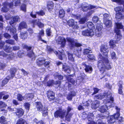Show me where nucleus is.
I'll return each mask as SVG.
<instances>
[{"mask_svg":"<svg viewBox=\"0 0 124 124\" xmlns=\"http://www.w3.org/2000/svg\"><path fill=\"white\" fill-rule=\"evenodd\" d=\"M66 39L68 43V45L69 47L71 49L74 48L75 46V49L76 50L77 53L75 51L74 52V54L76 55L78 57H79L81 54V48L80 46L82 45L78 43H76L75 41L73 39L67 37Z\"/></svg>","mask_w":124,"mask_h":124,"instance_id":"1","label":"nucleus"},{"mask_svg":"<svg viewBox=\"0 0 124 124\" xmlns=\"http://www.w3.org/2000/svg\"><path fill=\"white\" fill-rule=\"evenodd\" d=\"M102 60L99 61L98 64V67L100 71H104L105 69H110L111 68L112 64L109 62L108 57H104L101 56Z\"/></svg>","mask_w":124,"mask_h":124,"instance_id":"2","label":"nucleus"},{"mask_svg":"<svg viewBox=\"0 0 124 124\" xmlns=\"http://www.w3.org/2000/svg\"><path fill=\"white\" fill-rule=\"evenodd\" d=\"M13 0V2L10 3L6 2L3 3V7L2 8V11L4 12H7L9 8H12L13 6H18L20 5V0Z\"/></svg>","mask_w":124,"mask_h":124,"instance_id":"3","label":"nucleus"},{"mask_svg":"<svg viewBox=\"0 0 124 124\" xmlns=\"http://www.w3.org/2000/svg\"><path fill=\"white\" fill-rule=\"evenodd\" d=\"M36 107L38 111H41L43 113V115L44 116L46 115L47 114V109L46 108H43L41 103L40 102L37 103Z\"/></svg>","mask_w":124,"mask_h":124,"instance_id":"4","label":"nucleus"},{"mask_svg":"<svg viewBox=\"0 0 124 124\" xmlns=\"http://www.w3.org/2000/svg\"><path fill=\"white\" fill-rule=\"evenodd\" d=\"M111 96H112V94L110 92L108 91H105L103 94H100L95 95V97L97 99H101L104 97L110 98Z\"/></svg>","mask_w":124,"mask_h":124,"instance_id":"5","label":"nucleus"},{"mask_svg":"<svg viewBox=\"0 0 124 124\" xmlns=\"http://www.w3.org/2000/svg\"><path fill=\"white\" fill-rule=\"evenodd\" d=\"M108 47L107 45H102L101 47V51L103 54V56L101 55L100 56V58H102L101 56L102 57H108Z\"/></svg>","mask_w":124,"mask_h":124,"instance_id":"6","label":"nucleus"},{"mask_svg":"<svg viewBox=\"0 0 124 124\" xmlns=\"http://www.w3.org/2000/svg\"><path fill=\"white\" fill-rule=\"evenodd\" d=\"M66 113L65 110H57L54 113V116L56 117H59L63 119L64 118Z\"/></svg>","mask_w":124,"mask_h":124,"instance_id":"7","label":"nucleus"},{"mask_svg":"<svg viewBox=\"0 0 124 124\" xmlns=\"http://www.w3.org/2000/svg\"><path fill=\"white\" fill-rule=\"evenodd\" d=\"M81 7L83 11H87L88 9L98 8L97 6L91 5H89L86 3H83Z\"/></svg>","mask_w":124,"mask_h":124,"instance_id":"8","label":"nucleus"},{"mask_svg":"<svg viewBox=\"0 0 124 124\" xmlns=\"http://www.w3.org/2000/svg\"><path fill=\"white\" fill-rule=\"evenodd\" d=\"M56 41L57 44H61L62 47H64L66 45V39L63 37H58L56 40Z\"/></svg>","mask_w":124,"mask_h":124,"instance_id":"9","label":"nucleus"},{"mask_svg":"<svg viewBox=\"0 0 124 124\" xmlns=\"http://www.w3.org/2000/svg\"><path fill=\"white\" fill-rule=\"evenodd\" d=\"M82 35L85 36L92 37L94 35L93 30L90 29L83 31L82 32Z\"/></svg>","mask_w":124,"mask_h":124,"instance_id":"10","label":"nucleus"},{"mask_svg":"<svg viewBox=\"0 0 124 124\" xmlns=\"http://www.w3.org/2000/svg\"><path fill=\"white\" fill-rule=\"evenodd\" d=\"M11 111H15V113L16 116L18 117H20L23 116L24 114V111L22 108H19L17 109L15 108L11 109Z\"/></svg>","mask_w":124,"mask_h":124,"instance_id":"11","label":"nucleus"},{"mask_svg":"<svg viewBox=\"0 0 124 124\" xmlns=\"http://www.w3.org/2000/svg\"><path fill=\"white\" fill-rule=\"evenodd\" d=\"M61 84L60 81H57L54 83V81L53 80L49 81L47 83V85L48 86H51L53 85L56 88H58L60 86Z\"/></svg>","mask_w":124,"mask_h":124,"instance_id":"12","label":"nucleus"},{"mask_svg":"<svg viewBox=\"0 0 124 124\" xmlns=\"http://www.w3.org/2000/svg\"><path fill=\"white\" fill-rule=\"evenodd\" d=\"M102 26L100 24H96V29L95 32L96 35L97 37H100L101 36V30Z\"/></svg>","mask_w":124,"mask_h":124,"instance_id":"13","label":"nucleus"},{"mask_svg":"<svg viewBox=\"0 0 124 124\" xmlns=\"http://www.w3.org/2000/svg\"><path fill=\"white\" fill-rule=\"evenodd\" d=\"M115 108L116 110L117 113L115 114L114 115H113L115 117V118L116 119H117L119 120L120 122H121L122 120V118L119 117L120 116L119 113L120 109L116 106L115 107Z\"/></svg>","mask_w":124,"mask_h":124,"instance_id":"14","label":"nucleus"},{"mask_svg":"<svg viewBox=\"0 0 124 124\" xmlns=\"http://www.w3.org/2000/svg\"><path fill=\"white\" fill-rule=\"evenodd\" d=\"M100 106V102L98 100L93 101L91 104V108L93 109H95L98 108Z\"/></svg>","mask_w":124,"mask_h":124,"instance_id":"15","label":"nucleus"},{"mask_svg":"<svg viewBox=\"0 0 124 124\" xmlns=\"http://www.w3.org/2000/svg\"><path fill=\"white\" fill-rule=\"evenodd\" d=\"M12 18L13 20H11L9 22V23L11 25L15 22H19L20 21V18L18 16H13Z\"/></svg>","mask_w":124,"mask_h":124,"instance_id":"16","label":"nucleus"},{"mask_svg":"<svg viewBox=\"0 0 124 124\" xmlns=\"http://www.w3.org/2000/svg\"><path fill=\"white\" fill-rule=\"evenodd\" d=\"M32 22L34 25H37L40 28H42L44 26L43 24L37 20H32Z\"/></svg>","mask_w":124,"mask_h":124,"instance_id":"17","label":"nucleus"},{"mask_svg":"<svg viewBox=\"0 0 124 124\" xmlns=\"http://www.w3.org/2000/svg\"><path fill=\"white\" fill-rule=\"evenodd\" d=\"M47 97L49 100L50 101L52 100H53L54 98V94L53 92L51 90H49L47 91Z\"/></svg>","mask_w":124,"mask_h":124,"instance_id":"18","label":"nucleus"},{"mask_svg":"<svg viewBox=\"0 0 124 124\" xmlns=\"http://www.w3.org/2000/svg\"><path fill=\"white\" fill-rule=\"evenodd\" d=\"M54 53L56 54L57 55H58V57L61 60L62 59V56L64 57H65V55L63 54V50H62L61 52H60V53H58V52L57 51H52Z\"/></svg>","mask_w":124,"mask_h":124,"instance_id":"19","label":"nucleus"},{"mask_svg":"<svg viewBox=\"0 0 124 124\" xmlns=\"http://www.w3.org/2000/svg\"><path fill=\"white\" fill-rule=\"evenodd\" d=\"M103 23L107 27H109L112 26L111 21L109 19L103 20Z\"/></svg>","mask_w":124,"mask_h":124,"instance_id":"20","label":"nucleus"},{"mask_svg":"<svg viewBox=\"0 0 124 124\" xmlns=\"http://www.w3.org/2000/svg\"><path fill=\"white\" fill-rule=\"evenodd\" d=\"M115 31L116 34L115 36V38L116 39L117 41L120 40L122 37V36L121 34L120 31L116 29L115 30Z\"/></svg>","mask_w":124,"mask_h":124,"instance_id":"21","label":"nucleus"},{"mask_svg":"<svg viewBox=\"0 0 124 124\" xmlns=\"http://www.w3.org/2000/svg\"><path fill=\"white\" fill-rule=\"evenodd\" d=\"M76 95L75 92L74 91H72L68 93L67 96V98L68 100H71L72 99V97L75 96Z\"/></svg>","mask_w":124,"mask_h":124,"instance_id":"22","label":"nucleus"},{"mask_svg":"<svg viewBox=\"0 0 124 124\" xmlns=\"http://www.w3.org/2000/svg\"><path fill=\"white\" fill-rule=\"evenodd\" d=\"M63 70L67 73H70L71 72V69L70 67L67 66L66 64H62Z\"/></svg>","mask_w":124,"mask_h":124,"instance_id":"23","label":"nucleus"},{"mask_svg":"<svg viewBox=\"0 0 124 124\" xmlns=\"http://www.w3.org/2000/svg\"><path fill=\"white\" fill-rule=\"evenodd\" d=\"M27 26V24L25 22H22L19 25L18 28V30H21L24 28H26Z\"/></svg>","mask_w":124,"mask_h":124,"instance_id":"24","label":"nucleus"},{"mask_svg":"<svg viewBox=\"0 0 124 124\" xmlns=\"http://www.w3.org/2000/svg\"><path fill=\"white\" fill-rule=\"evenodd\" d=\"M108 104L107 105H103L101 106L99 109V111L101 113H103L106 112L108 110Z\"/></svg>","mask_w":124,"mask_h":124,"instance_id":"25","label":"nucleus"},{"mask_svg":"<svg viewBox=\"0 0 124 124\" xmlns=\"http://www.w3.org/2000/svg\"><path fill=\"white\" fill-rule=\"evenodd\" d=\"M45 60L43 58H39L37 61V64L39 66H41L44 63Z\"/></svg>","mask_w":124,"mask_h":124,"instance_id":"26","label":"nucleus"},{"mask_svg":"<svg viewBox=\"0 0 124 124\" xmlns=\"http://www.w3.org/2000/svg\"><path fill=\"white\" fill-rule=\"evenodd\" d=\"M115 119L114 115L111 116L108 118V123L109 124L113 123L115 122Z\"/></svg>","mask_w":124,"mask_h":124,"instance_id":"27","label":"nucleus"},{"mask_svg":"<svg viewBox=\"0 0 124 124\" xmlns=\"http://www.w3.org/2000/svg\"><path fill=\"white\" fill-rule=\"evenodd\" d=\"M83 65L85 66V70L86 72L89 73H91L92 72V67L91 66H87L84 63H83Z\"/></svg>","mask_w":124,"mask_h":124,"instance_id":"28","label":"nucleus"},{"mask_svg":"<svg viewBox=\"0 0 124 124\" xmlns=\"http://www.w3.org/2000/svg\"><path fill=\"white\" fill-rule=\"evenodd\" d=\"M4 51L8 53L11 52L13 50L12 47L8 46L7 45L4 46Z\"/></svg>","mask_w":124,"mask_h":124,"instance_id":"29","label":"nucleus"},{"mask_svg":"<svg viewBox=\"0 0 124 124\" xmlns=\"http://www.w3.org/2000/svg\"><path fill=\"white\" fill-rule=\"evenodd\" d=\"M109 99L108 100V101L107 102V103H110L111 105H109V106L110 107H113L115 106V104L113 102L114 101V98L113 97H111H111L110 98H108Z\"/></svg>","mask_w":124,"mask_h":124,"instance_id":"30","label":"nucleus"},{"mask_svg":"<svg viewBox=\"0 0 124 124\" xmlns=\"http://www.w3.org/2000/svg\"><path fill=\"white\" fill-rule=\"evenodd\" d=\"M67 54L69 60L72 62H74L75 57L74 56L73 54L68 52L67 53Z\"/></svg>","mask_w":124,"mask_h":124,"instance_id":"31","label":"nucleus"},{"mask_svg":"<svg viewBox=\"0 0 124 124\" xmlns=\"http://www.w3.org/2000/svg\"><path fill=\"white\" fill-rule=\"evenodd\" d=\"M27 31L22 32L20 33L21 35L20 36V37L23 39H25L27 38Z\"/></svg>","mask_w":124,"mask_h":124,"instance_id":"32","label":"nucleus"},{"mask_svg":"<svg viewBox=\"0 0 124 124\" xmlns=\"http://www.w3.org/2000/svg\"><path fill=\"white\" fill-rule=\"evenodd\" d=\"M124 17L123 15L121 12L116 13V18L117 19H121Z\"/></svg>","mask_w":124,"mask_h":124,"instance_id":"33","label":"nucleus"},{"mask_svg":"<svg viewBox=\"0 0 124 124\" xmlns=\"http://www.w3.org/2000/svg\"><path fill=\"white\" fill-rule=\"evenodd\" d=\"M47 8L49 10H51L54 7V3L52 1H49L47 4Z\"/></svg>","mask_w":124,"mask_h":124,"instance_id":"34","label":"nucleus"},{"mask_svg":"<svg viewBox=\"0 0 124 124\" xmlns=\"http://www.w3.org/2000/svg\"><path fill=\"white\" fill-rule=\"evenodd\" d=\"M73 113L68 114L66 113L65 117L66 120L68 121H70V118L73 115Z\"/></svg>","mask_w":124,"mask_h":124,"instance_id":"35","label":"nucleus"},{"mask_svg":"<svg viewBox=\"0 0 124 124\" xmlns=\"http://www.w3.org/2000/svg\"><path fill=\"white\" fill-rule=\"evenodd\" d=\"M109 43L110 48H113L116 46L115 45L116 42L112 40H110Z\"/></svg>","mask_w":124,"mask_h":124,"instance_id":"36","label":"nucleus"},{"mask_svg":"<svg viewBox=\"0 0 124 124\" xmlns=\"http://www.w3.org/2000/svg\"><path fill=\"white\" fill-rule=\"evenodd\" d=\"M16 124H28L26 121L22 118H20L17 121Z\"/></svg>","mask_w":124,"mask_h":124,"instance_id":"37","label":"nucleus"},{"mask_svg":"<svg viewBox=\"0 0 124 124\" xmlns=\"http://www.w3.org/2000/svg\"><path fill=\"white\" fill-rule=\"evenodd\" d=\"M115 11L117 12H124V9L122 7L120 6H118L116 7L115 8Z\"/></svg>","mask_w":124,"mask_h":124,"instance_id":"38","label":"nucleus"},{"mask_svg":"<svg viewBox=\"0 0 124 124\" xmlns=\"http://www.w3.org/2000/svg\"><path fill=\"white\" fill-rule=\"evenodd\" d=\"M115 25L116 28L115 30L116 29L118 30V29H122L123 28V25L121 23H115Z\"/></svg>","mask_w":124,"mask_h":124,"instance_id":"39","label":"nucleus"},{"mask_svg":"<svg viewBox=\"0 0 124 124\" xmlns=\"http://www.w3.org/2000/svg\"><path fill=\"white\" fill-rule=\"evenodd\" d=\"M0 123L2 124H7V122L4 117L2 116L0 118Z\"/></svg>","mask_w":124,"mask_h":124,"instance_id":"40","label":"nucleus"},{"mask_svg":"<svg viewBox=\"0 0 124 124\" xmlns=\"http://www.w3.org/2000/svg\"><path fill=\"white\" fill-rule=\"evenodd\" d=\"M65 15V12L64 10L62 9H61L59 12V16L61 18H63Z\"/></svg>","mask_w":124,"mask_h":124,"instance_id":"41","label":"nucleus"},{"mask_svg":"<svg viewBox=\"0 0 124 124\" xmlns=\"http://www.w3.org/2000/svg\"><path fill=\"white\" fill-rule=\"evenodd\" d=\"M87 117L88 121L93 120L94 118V115L92 113H89L88 114Z\"/></svg>","mask_w":124,"mask_h":124,"instance_id":"42","label":"nucleus"},{"mask_svg":"<svg viewBox=\"0 0 124 124\" xmlns=\"http://www.w3.org/2000/svg\"><path fill=\"white\" fill-rule=\"evenodd\" d=\"M10 79V77L9 76H7L2 81V84L3 86L6 84L8 82V80Z\"/></svg>","mask_w":124,"mask_h":124,"instance_id":"43","label":"nucleus"},{"mask_svg":"<svg viewBox=\"0 0 124 124\" xmlns=\"http://www.w3.org/2000/svg\"><path fill=\"white\" fill-rule=\"evenodd\" d=\"M68 25L69 26L72 27L74 25V21L73 19H70L68 21Z\"/></svg>","mask_w":124,"mask_h":124,"instance_id":"44","label":"nucleus"},{"mask_svg":"<svg viewBox=\"0 0 124 124\" xmlns=\"http://www.w3.org/2000/svg\"><path fill=\"white\" fill-rule=\"evenodd\" d=\"M6 105L5 104V103L1 101H0V108H3V109L2 110H1V111H3L4 108L6 107Z\"/></svg>","mask_w":124,"mask_h":124,"instance_id":"45","label":"nucleus"},{"mask_svg":"<svg viewBox=\"0 0 124 124\" xmlns=\"http://www.w3.org/2000/svg\"><path fill=\"white\" fill-rule=\"evenodd\" d=\"M8 30H9L10 33L14 35L16 33V30L15 27H12Z\"/></svg>","mask_w":124,"mask_h":124,"instance_id":"46","label":"nucleus"},{"mask_svg":"<svg viewBox=\"0 0 124 124\" xmlns=\"http://www.w3.org/2000/svg\"><path fill=\"white\" fill-rule=\"evenodd\" d=\"M87 26L89 29L93 30L94 29L95 26L93 23L91 22L87 24Z\"/></svg>","mask_w":124,"mask_h":124,"instance_id":"47","label":"nucleus"},{"mask_svg":"<svg viewBox=\"0 0 124 124\" xmlns=\"http://www.w3.org/2000/svg\"><path fill=\"white\" fill-rule=\"evenodd\" d=\"M39 35L38 36V38L39 40H41V36H43L44 35V31L42 30L40 31L39 33Z\"/></svg>","mask_w":124,"mask_h":124,"instance_id":"48","label":"nucleus"},{"mask_svg":"<svg viewBox=\"0 0 124 124\" xmlns=\"http://www.w3.org/2000/svg\"><path fill=\"white\" fill-rule=\"evenodd\" d=\"M5 42L11 45H14L15 44V40L12 39L6 40Z\"/></svg>","mask_w":124,"mask_h":124,"instance_id":"49","label":"nucleus"},{"mask_svg":"<svg viewBox=\"0 0 124 124\" xmlns=\"http://www.w3.org/2000/svg\"><path fill=\"white\" fill-rule=\"evenodd\" d=\"M17 99L18 101H22L24 99V97L20 94H19L17 95Z\"/></svg>","mask_w":124,"mask_h":124,"instance_id":"50","label":"nucleus"},{"mask_svg":"<svg viewBox=\"0 0 124 124\" xmlns=\"http://www.w3.org/2000/svg\"><path fill=\"white\" fill-rule=\"evenodd\" d=\"M27 55L29 57L31 58H35L34 54L32 51H30L28 53Z\"/></svg>","mask_w":124,"mask_h":124,"instance_id":"51","label":"nucleus"},{"mask_svg":"<svg viewBox=\"0 0 124 124\" xmlns=\"http://www.w3.org/2000/svg\"><path fill=\"white\" fill-rule=\"evenodd\" d=\"M27 98L29 100L32 99L34 97L33 94V93H29L26 94Z\"/></svg>","mask_w":124,"mask_h":124,"instance_id":"52","label":"nucleus"},{"mask_svg":"<svg viewBox=\"0 0 124 124\" xmlns=\"http://www.w3.org/2000/svg\"><path fill=\"white\" fill-rule=\"evenodd\" d=\"M0 56H2L3 57H7L8 56V54L5 53L3 51H0Z\"/></svg>","mask_w":124,"mask_h":124,"instance_id":"53","label":"nucleus"},{"mask_svg":"<svg viewBox=\"0 0 124 124\" xmlns=\"http://www.w3.org/2000/svg\"><path fill=\"white\" fill-rule=\"evenodd\" d=\"M99 18L97 16H94L93 18V22L94 23H97L99 21Z\"/></svg>","mask_w":124,"mask_h":124,"instance_id":"54","label":"nucleus"},{"mask_svg":"<svg viewBox=\"0 0 124 124\" xmlns=\"http://www.w3.org/2000/svg\"><path fill=\"white\" fill-rule=\"evenodd\" d=\"M68 81L69 82L71 83L72 84L74 85H76L77 84L76 81H75L72 78H70L69 79V80Z\"/></svg>","mask_w":124,"mask_h":124,"instance_id":"55","label":"nucleus"},{"mask_svg":"<svg viewBox=\"0 0 124 124\" xmlns=\"http://www.w3.org/2000/svg\"><path fill=\"white\" fill-rule=\"evenodd\" d=\"M46 34L48 36H51L52 32L50 28H48L46 30Z\"/></svg>","mask_w":124,"mask_h":124,"instance_id":"56","label":"nucleus"},{"mask_svg":"<svg viewBox=\"0 0 124 124\" xmlns=\"http://www.w3.org/2000/svg\"><path fill=\"white\" fill-rule=\"evenodd\" d=\"M16 54L13 53H11L9 55L8 59H12L15 56Z\"/></svg>","mask_w":124,"mask_h":124,"instance_id":"57","label":"nucleus"},{"mask_svg":"<svg viewBox=\"0 0 124 124\" xmlns=\"http://www.w3.org/2000/svg\"><path fill=\"white\" fill-rule=\"evenodd\" d=\"M104 18L103 20L108 19L110 18V16L109 14H105L103 15Z\"/></svg>","mask_w":124,"mask_h":124,"instance_id":"58","label":"nucleus"},{"mask_svg":"<svg viewBox=\"0 0 124 124\" xmlns=\"http://www.w3.org/2000/svg\"><path fill=\"white\" fill-rule=\"evenodd\" d=\"M88 58L90 60H94L95 57L93 55L90 54H89L87 56Z\"/></svg>","mask_w":124,"mask_h":124,"instance_id":"59","label":"nucleus"},{"mask_svg":"<svg viewBox=\"0 0 124 124\" xmlns=\"http://www.w3.org/2000/svg\"><path fill=\"white\" fill-rule=\"evenodd\" d=\"M73 109L72 107L68 106L67 109V112L66 113L68 114L72 113H70V112Z\"/></svg>","mask_w":124,"mask_h":124,"instance_id":"60","label":"nucleus"},{"mask_svg":"<svg viewBox=\"0 0 124 124\" xmlns=\"http://www.w3.org/2000/svg\"><path fill=\"white\" fill-rule=\"evenodd\" d=\"M94 12V10H91L88 12L86 14L87 16H90Z\"/></svg>","mask_w":124,"mask_h":124,"instance_id":"61","label":"nucleus"},{"mask_svg":"<svg viewBox=\"0 0 124 124\" xmlns=\"http://www.w3.org/2000/svg\"><path fill=\"white\" fill-rule=\"evenodd\" d=\"M24 106L25 107V108L28 110H29L30 106V104L26 102L24 103Z\"/></svg>","mask_w":124,"mask_h":124,"instance_id":"62","label":"nucleus"},{"mask_svg":"<svg viewBox=\"0 0 124 124\" xmlns=\"http://www.w3.org/2000/svg\"><path fill=\"white\" fill-rule=\"evenodd\" d=\"M91 101L89 100L86 101L84 103H83V106H88L91 103Z\"/></svg>","mask_w":124,"mask_h":124,"instance_id":"63","label":"nucleus"},{"mask_svg":"<svg viewBox=\"0 0 124 124\" xmlns=\"http://www.w3.org/2000/svg\"><path fill=\"white\" fill-rule=\"evenodd\" d=\"M91 50H90L88 49H84V53L85 54H87L91 52Z\"/></svg>","mask_w":124,"mask_h":124,"instance_id":"64","label":"nucleus"}]
</instances>
